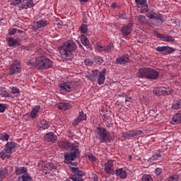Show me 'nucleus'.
Wrapping results in <instances>:
<instances>
[{"label": "nucleus", "instance_id": "obj_1", "mask_svg": "<svg viewBox=\"0 0 181 181\" xmlns=\"http://www.w3.org/2000/svg\"><path fill=\"white\" fill-rule=\"evenodd\" d=\"M77 44L73 40H69L64 42L59 47V53L61 54V59L64 62H67L68 60H71L74 56L73 55V52L76 50Z\"/></svg>", "mask_w": 181, "mask_h": 181}, {"label": "nucleus", "instance_id": "obj_2", "mask_svg": "<svg viewBox=\"0 0 181 181\" xmlns=\"http://www.w3.org/2000/svg\"><path fill=\"white\" fill-rule=\"evenodd\" d=\"M28 66H30L31 69H36L37 70H45V69H49L52 67L53 62L50 59L47 58L46 56L37 57L35 62H32L30 59L27 62Z\"/></svg>", "mask_w": 181, "mask_h": 181}, {"label": "nucleus", "instance_id": "obj_3", "mask_svg": "<svg viewBox=\"0 0 181 181\" xmlns=\"http://www.w3.org/2000/svg\"><path fill=\"white\" fill-rule=\"evenodd\" d=\"M139 78H148L150 80H156L159 77V72L151 68H140L136 74Z\"/></svg>", "mask_w": 181, "mask_h": 181}, {"label": "nucleus", "instance_id": "obj_4", "mask_svg": "<svg viewBox=\"0 0 181 181\" xmlns=\"http://www.w3.org/2000/svg\"><path fill=\"white\" fill-rule=\"evenodd\" d=\"M95 135L99 141L102 142H111L112 137L107 129L103 127H98L95 132Z\"/></svg>", "mask_w": 181, "mask_h": 181}, {"label": "nucleus", "instance_id": "obj_5", "mask_svg": "<svg viewBox=\"0 0 181 181\" xmlns=\"http://www.w3.org/2000/svg\"><path fill=\"white\" fill-rule=\"evenodd\" d=\"M78 142L74 141L72 144H71V152L66 153L64 154L65 158V163H69V160H74L76 156L80 155V151H78Z\"/></svg>", "mask_w": 181, "mask_h": 181}, {"label": "nucleus", "instance_id": "obj_6", "mask_svg": "<svg viewBox=\"0 0 181 181\" xmlns=\"http://www.w3.org/2000/svg\"><path fill=\"white\" fill-rule=\"evenodd\" d=\"M16 148V144L13 141L7 142L5 145L4 148L0 152V158L1 159H9L11 155H12V150Z\"/></svg>", "mask_w": 181, "mask_h": 181}, {"label": "nucleus", "instance_id": "obj_7", "mask_svg": "<svg viewBox=\"0 0 181 181\" xmlns=\"http://www.w3.org/2000/svg\"><path fill=\"white\" fill-rule=\"evenodd\" d=\"M80 83L78 81H66L64 83H59V87L60 90L62 91H66L67 93H70V91H74L76 90L79 86Z\"/></svg>", "mask_w": 181, "mask_h": 181}, {"label": "nucleus", "instance_id": "obj_8", "mask_svg": "<svg viewBox=\"0 0 181 181\" xmlns=\"http://www.w3.org/2000/svg\"><path fill=\"white\" fill-rule=\"evenodd\" d=\"M38 168L40 170H42L45 175L50 173L52 170H56L57 167L53 163H49L47 161H40L38 163Z\"/></svg>", "mask_w": 181, "mask_h": 181}, {"label": "nucleus", "instance_id": "obj_9", "mask_svg": "<svg viewBox=\"0 0 181 181\" xmlns=\"http://www.w3.org/2000/svg\"><path fill=\"white\" fill-rule=\"evenodd\" d=\"M71 171L74 175L71 176L70 180L73 181H83V176H84V173L80 170L77 167L70 166Z\"/></svg>", "mask_w": 181, "mask_h": 181}, {"label": "nucleus", "instance_id": "obj_10", "mask_svg": "<svg viewBox=\"0 0 181 181\" xmlns=\"http://www.w3.org/2000/svg\"><path fill=\"white\" fill-rule=\"evenodd\" d=\"M153 93L155 94V95H170V94L173 93V90H172L170 88L161 86L156 88Z\"/></svg>", "mask_w": 181, "mask_h": 181}, {"label": "nucleus", "instance_id": "obj_11", "mask_svg": "<svg viewBox=\"0 0 181 181\" xmlns=\"http://www.w3.org/2000/svg\"><path fill=\"white\" fill-rule=\"evenodd\" d=\"M115 161L112 160H108L104 165V170L107 175H114L115 172Z\"/></svg>", "mask_w": 181, "mask_h": 181}, {"label": "nucleus", "instance_id": "obj_12", "mask_svg": "<svg viewBox=\"0 0 181 181\" xmlns=\"http://www.w3.org/2000/svg\"><path fill=\"white\" fill-rule=\"evenodd\" d=\"M21 71H22L21 62H19V61H14L9 68L8 74L10 76H13V74H18V73H21Z\"/></svg>", "mask_w": 181, "mask_h": 181}, {"label": "nucleus", "instance_id": "obj_13", "mask_svg": "<svg viewBox=\"0 0 181 181\" xmlns=\"http://www.w3.org/2000/svg\"><path fill=\"white\" fill-rule=\"evenodd\" d=\"M8 45L10 46V47H13L15 46H21L22 45V39L17 37L13 38L12 37H7L6 39Z\"/></svg>", "mask_w": 181, "mask_h": 181}, {"label": "nucleus", "instance_id": "obj_14", "mask_svg": "<svg viewBox=\"0 0 181 181\" xmlns=\"http://www.w3.org/2000/svg\"><path fill=\"white\" fill-rule=\"evenodd\" d=\"M44 139L47 142L54 144L57 141V136L54 132H49L44 136Z\"/></svg>", "mask_w": 181, "mask_h": 181}, {"label": "nucleus", "instance_id": "obj_15", "mask_svg": "<svg viewBox=\"0 0 181 181\" xmlns=\"http://www.w3.org/2000/svg\"><path fill=\"white\" fill-rule=\"evenodd\" d=\"M156 36L163 42H175V38L172 35L157 33Z\"/></svg>", "mask_w": 181, "mask_h": 181}, {"label": "nucleus", "instance_id": "obj_16", "mask_svg": "<svg viewBox=\"0 0 181 181\" xmlns=\"http://www.w3.org/2000/svg\"><path fill=\"white\" fill-rule=\"evenodd\" d=\"M114 175H116L117 177H120V179H127V171L124 170V168H117L115 170Z\"/></svg>", "mask_w": 181, "mask_h": 181}, {"label": "nucleus", "instance_id": "obj_17", "mask_svg": "<svg viewBox=\"0 0 181 181\" xmlns=\"http://www.w3.org/2000/svg\"><path fill=\"white\" fill-rule=\"evenodd\" d=\"M33 6H35V1L33 0H26L25 2L23 1V4L18 6V8L28 9L29 8H33Z\"/></svg>", "mask_w": 181, "mask_h": 181}, {"label": "nucleus", "instance_id": "obj_18", "mask_svg": "<svg viewBox=\"0 0 181 181\" xmlns=\"http://www.w3.org/2000/svg\"><path fill=\"white\" fill-rule=\"evenodd\" d=\"M107 72V69H103L102 71L99 72L97 76L98 78V83L99 86L101 84H104L105 81V73Z\"/></svg>", "mask_w": 181, "mask_h": 181}, {"label": "nucleus", "instance_id": "obj_19", "mask_svg": "<svg viewBox=\"0 0 181 181\" xmlns=\"http://www.w3.org/2000/svg\"><path fill=\"white\" fill-rule=\"evenodd\" d=\"M81 42L83 46H87L88 49L93 50V45L90 43L88 38L84 34H82L81 36Z\"/></svg>", "mask_w": 181, "mask_h": 181}, {"label": "nucleus", "instance_id": "obj_20", "mask_svg": "<svg viewBox=\"0 0 181 181\" xmlns=\"http://www.w3.org/2000/svg\"><path fill=\"white\" fill-rule=\"evenodd\" d=\"M87 119V115L84 114V112H79V115L78 117L74 121L73 125L75 127L78 125V123L81 122V121H86Z\"/></svg>", "mask_w": 181, "mask_h": 181}, {"label": "nucleus", "instance_id": "obj_21", "mask_svg": "<svg viewBox=\"0 0 181 181\" xmlns=\"http://www.w3.org/2000/svg\"><path fill=\"white\" fill-rule=\"evenodd\" d=\"M57 144L59 148H61V149H69L71 148V146H70V142H69V140L62 139L61 141H59Z\"/></svg>", "mask_w": 181, "mask_h": 181}, {"label": "nucleus", "instance_id": "obj_22", "mask_svg": "<svg viewBox=\"0 0 181 181\" xmlns=\"http://www.w3.org/2000/svg\"><path fill=\"white\" fill-rule=\"evenodd\" d=\"M98 70H93L91 73L86 74V78L90 80V81H95L98 76Z\"/></svg>", "mask_w": 181, "mask_h": 181}, {"label": "nucleus", "instance_id": "obj_23", "mask_svg": "<svg viewBox=\"0 0 181 181\" xmlns=\"http://www.w3.org/2000/svg\"><path fill=\"white\" fill-rule=\"evenodd\" d=\"M57 108L59 110H61L62 111H67V110H70L71 108V105L70 103H59L57 104Z\"/></svg>", "mask_w": 181, "mask_h": 181}, {"label": "nucleus", "instance_id": "obj_24", "mask_svg": "<svg viewBox=\"0 0 181 181\" xmlns=\"http://www.w3.org/2000/svg\"><path fill=\"white\" fill-rule=\"evenodd\" d=\"M37 127L40 129H47L50 127V122L47 120L42 119L37 124Z\"/></svg>", "mask_w": 181, "mask_h": 181}, {"label": "nucleus", "instance_id": "obj_25", "mask_svg": "<svg viewBox=\"0 0 181 181\" xmlns=\"http://www.w3.org/2000/svg\"><path fill=\"white\" fill-rule=\"evenodd\" d=\"M121 31L123 36H128L132 32V25L130 24L122 28Z\"/></svg>", "mask_w": 181, "mask_h": 181}, {"label": "nucleus", "instance_id": "obj_26", "mask_svg": "<svg viewBox=\"0 0 181 181\" xmlns=\"http://www.w3.org/2000/svg\"><path fill=\"white\" fill-rule=\"evenodd\" d=\"M170 123L173 125H176V124H181V114L180 113L175 114L171 119Z\"/></svg>", "mask_w": 181, "mask_h": 181}, {"label": "nucleus", "instance_id": "obj_27", "mask_svg": "<svg viewBox=\"0 0 181 181\" xmlns=\"http://www.w3.org/2000/svg\"><path fill=\"white\" fill-rule=\"evenodd\" d=\"M129 62V58L127 56H122L120 57H118L115 60L116 64H126V63H128Z\"/></svg>", "mask_w": 181, "mask_h": 181}, {"label": "nucleus", "instance_id": "obj_28", "mask_svg": "<svg viewBox=\"0 0 181 181\" xmlns=\"http://www.w3.org/2000/svg\"><path fill=\"white\" fill-rule=\"evenodd\" d=\"M40 111V105L35 106L31 111L30 117V118H36V115H37V113Z\"/></svg>", "mask_w": 181, "mask_h": 181}, {"label": "nucleus", "instance_id": "obj_29", "mask_svg": "<svg viewBox=\"0 0 181 181\" xmlns=\"http://www.w3.org/2000/svg\"><path fill=\"white\" fill-rule=\"evenodd\" d=\"M28 171V168L25 167H19L16 168V175H22L24 173V175H26V172Z\"/></svg>", "mask_w": 181, "mask_h": 181}, {"label": "nucleus", "instance_id": "obj_30", "mask_svg": "<svg viewBox=\"0 0 181 181\" xmlns=\"http://www.w3.org/2000/svg\"><path fill=\"white\" fill-rule=\"evenodd\" d=\"M18 181H32V177L28 174H23L18 177Z\"/></svg>", "mask_w": 181, "mask_h": 181}, {"label": "nucleus", "instance_id": "obj_31", "mask_svg": "<svg viewBox=\"0 0 181 181\" xmlns=\"http://www.w3.org/2000/svg\"><path fill=\"white\" fill-rule=\"evenodd\" d=\"M9 140V134L7 133H1L0 134V141H3L4 142H6Z\"/></svg>", "mask_w": 181, "mask_h": 181}, {"label": "nucleus", "instance_id": "obj_32", "mask_svg": "<svg viewBox=\"0 0 181 181\" xmlns=\"http://www.w3.org/2000/svg\"><path fill=\"white\" fill-rule=\"evenodd\" d=\"M47 25V23L46 21H39L36 23V26L37 29H40L42 28H45Z\"/></svg>", "mask_w": 181, "mask_h": 181}, {"label": "nucleus", "instance_id": "obj_33", "mask_svg": "<svg viewBox=\"0 0 181 181\" xmlns=\"http://www.w3.org/2000/svg\"><path fill=\"white\" fill-rule=\"evenodd\" d=\"M8 176V170L4 169L0 171V181L4 180Z\"/></svg>", "mask_w": 181, "mask_h": 181}, {"label": "nucleus", "instance_id": "obj_34", "mask_svg": "<svg viewBox=\"0 0 181 181\" xmlns=\"http://www.w3.org/2000/svg\"><path fill=\"white\" fill-rule=\"evenodd\" d=\"M105 52H107V53H111L112 50H114V46L112 44H109L107 45H105L104 48Z\"/></svg>", "mask_w": 181, "mask_h": 181}, {"label": "nucleus", "instance_id": "obj_35", "mask_svg": "<svg viewBox=\"0 0 181 181\" xmlns=\"http://www.w3.org/2000/svg\"><path fill=\"white\" fill-rule=\"evenodd\" d=\"M175 52V48L169 46H165L164 49V54H168L170 53H173Z\"/></svg>", "mask_w": 181, "mask_h": 181}, {"label": "nucleus", "instance_id": "obj_36", "mask_svg": "<svg viewBox=\"0 0 181 181\" xmlns=\"http://www.w3.org/2000/svg\"><path fill=\"white\" fill-rule=\"evenodd\" d=\"M79 30L81 33H87V30H88V28L87 27L86 24H83L80 28Z\"/></svg>", "mask_w": 181, "mask_h": 181}, {"label": "nucleus", "instance_id": "obj_37", "mask_svg": "<svg viewBox=\"0 0 181 181\" xmlns=\"http://www.w3.org/2000/svg\"><path fill=\"white\" fill-rule=\"evenodd\" d=\"M135 2L137 5V8H141L142 5L146 4V0H135Z\"/></svg>", "mask_w": 181, "mask_h": 181}, {"label": "nucleus", "instance_id": "obj_38", "mask_svg": "<svg viewBox=\"0 0 181 181\" xmlns=\"http://www.w3.org/2000/svg\"><path fill=\"white\" fill-rule=\"evenodd\" d=\"M147 17L149 18V19H156L158 14L156 13L150 12L147 13Z\"/></svg>", "mask_w": 181, "mask_h": 181}, {"label": "nucleus", "instance_id": "obj_39", "mask_svg": "<svg viewBox=\"0 0 181 181\" xmlns=\"http://www.w3.org/2000/svg\"><path fill=\"white\" fill-rule=\"evenodd\" d=\"M152 177L150 175H144L141 177V181H152Z\"/></svg>", "mask_w": 181, "mask_h": 181}, {"label": "nucleus", "instance_id": "obj_40", "mask_svg": "<svg viewBox=\"0 0 181 181\" xmlns=\"http://www.w3.org/2000/svg\"><path fill=\"white\" fill-rule=\"evenodd\" d=\"M162 156V153L160 152H156L154 155L152 156V160H157L158 158H160Z\"/></svg>", "mask_w": 181, "mask_h": 181}, {"label": "nucleus", "instance_id": "obj_41", "mask_svg": "<svg viewBox=\"0 0 181 181\" xmlns=\"http://www.w3.org/2000/svg\"><path fill=\"white\" fill-rule=\"evenodd\" d=\"M23 2H25V0H13L12 5L20 6Z\"/></svg>", "mask_w": 181, "mask_h": 181}, {"label": "nucleus", "instance_id": "obj_42", "mask_svg": "<svg viewBox=\"0 0 181 181\" xmlns=\"http://www.w3.org/2000/svg\"><path fill=\"white\" fill-rule=\"evenodd\" d=\"M11 90L13 94H19L21 93V90L16 86H12L11 88Z\"/></svg>", "mask_w": 181, "mask_h": 181}, {"label": "nucleus", "instance_id": "obj_43", "mask_svg": "<svg viewBox=\"0 0 181 181\" xmlns=\"http://www.w3.org/2000/svg\"><path fill=\"white\" fill-rule=\"evenodd\" d=\"M177 180H179V175H177L170 176L168 178V181H177Z\"/></svg>", "mask_w": 181, "mask_h": 181}, {"label": "nucleus", "instance_id": "obj_44", "mask_svg": "<svg viewBox=\"0 0 181 181\" xmlns=\"http://www.w3.org/2000/svg\"><path fill=\"white\" fill-rule=\"evenodd\" d=\"M173 108L174 110H179V108H180V102H179V101L174 102Z\"/></svg>", "mask_w": 181, "mask_h": 181}, {"label": "nucleus", "instance_id": "obj_45", "mask_svg": "<svg viewBox=\"0 0 181 181\" xmlns=\"http://www.w3.org/2000/svg\"><path fill=\"white\" fill-rule=\"evenodd\" d=\"M124 138H127V139H129V138H132L134 136L133 132L132 131L129 133H124Z\"/></svg>", "mask_w": 181, "mask_h": 181}, {"label": "nucleus", "instance_id": "obj_46", "mask_svg": "<svg viewBox=\"0 0 181 181\" xmlns=\"http://www.w3.org/2000/svg\"><path fill=\"white\" fill-rule=\"evenodd\" d=\"M84 63H85L86 66H93L94 62H93V60H91L90 59H86L84 60Z\"/></svg>", "mask_w": 181, "mask_h": 181}, {"label": "nucleus", "instance_id": "obj_47", "mask_svg": "<svg viewBox=\"0 0 181 181\" xmlns=\"http://www.w3.org/2000/svg\"><path fill=\"white\" fill-rule=\"evenodd\" d=\"M138 21L140 22V23H144L145 21H146V18L144 16H139Z\"/></svg>", "mask_w": 181, "mask_h": 181}, {"label": "nucleus", "instance_id": "obj_48", "mask_svg": "<svg viewBox=\"0 0 181 181\" xmlns=\"http://www.w3.org/2000/svg\"><path fill=\"white\" fill-rule=\"evenodd\" d=\"M6 105L0 103V112H5Z\"/></svg>", "mask_w": 181, "mask_h": 181}, {"label": "nucleus", "instance_id": "obj_49", "mask_svg": "<svg viewBox=\"0 0 181 181\" xmlns=\"http://www.w3.org/2000/svg\"><path fill=\"white\" fill-rule=\"evenodd\" d=\"M16 33V28H12L11 30H8V35L10 36H13Z\"/></svg>", "mask_w": 181, "mask_h": 181}, {"label": "nucleus", "instance_id": "obj_50", "mask_svg": "<svg viewBox=\"0 0 181 181\" xmlns=\"http://www.w3.org/2000/svg\"><path fill=\"white\" fill-rule=\"evenodd\" d=\"M132 132L134 136H138V135H141V134H142V131L141 130H134Z\"/></svg>", "mask_w": 181, "mask_h": 181}, {"label": "nucleus", "instance_id": "obj_51", "mask_svg": "<svg viewBox=\"0 0 181 181\" xmlns=\"http://www.w3.org/2000/svg\"><path fill=\"white\" fill-rule=\"evenodd\" d=\"M165 46L157 47L156 48V49L157 52H163V53H165Z\"/></svg>", "mask_w": 181, "mask_h": 181}, {"label": "nucleus", "instance_id": "obj_52", "mask_svg": "<svg viewBox=\"0 0 181 181\" xmlns=\"http://www.w3.org/2000/svg\"><path fill=\"white\" fill-rule=\"evenodd\" d=\"M105 47V46L98 45L97 50H98V52H105V49H104Z\"/></svg>", "mask_w": 181, "mask_h": 181}, {"label": "nucleus", "instance_id": "obj_53", "mask_svg": "<svg viewBox=\"0 0 181 181\" xmlns=\"http://www.w3.org/2000/svg\"><path fill=\"white\" fill-rule=\"evenodd\" d=\"M155 173H156V175H157V176H159V175H160V173H162V168H156Z\"/></svg>", "mask_w": 181, "mask_h": 181}, {"label": "nucleus", "instance_id": "obj_54", "mask_svg": "<svg viewBox=\"0 0 181 181\" xmlns=\"http://www.w3.org/2000/svg\"><path fill=\"white\" fill-rule=\"evenodd\" d=\"M88 159L90 160H92V162H94V161H95L96 158H95V156H94L92 154H90V155L88 156Z\"/></svg>", "mask_w": 181, "mask_h": 181}, {"label": "nucleus", "instance_id": "obj_55", "mask_svg": "<svg viewBox=\"0 0 181 181\" xmlns=\"http://www.w3.org/2000/svg\"><path fill=\"white\" fill-rule=\"evenodd\" d=\"M1 94L2 95V97H5V98H8L11 97V95L9 93H1Z\"/></svg>", "mask_w": 181, "mask_h": 181}, {"label": "nucleus", "instance_id": "obj_56", "mask_svg": "<svg viewBox=\"0 0 181 181\" xmlns=\"http://www.w3.org/2000/svg\"><path fill=\"white\" fill-rule=\"evenodd\" d=\"M132 101V98L131 97H127L125 99L126 103H131Z\"/></svg>", "mask_w": 181, "mask_h": 181}, {"label": "nucleus", "instance_id": "obj_57", "mask_svg": "<svg viewBox=\"0 0 181 181\" xmlns=\"http://www.w3.org/2000/svg\"><path fill=\"white\" fill-rule=\"evenodd\" d=\"M117 3H113L112 4V8H113V9L114 8H117Z\"/></svg>", "mask_w": 181, "mask_h": 181}, {"label": "nucleus", "instance_id": "obj_58", "mask_svg": "<svg viewBox=\"0 0 181 181\" xmlns=\"http://www.w3.org/2000/svg\"><path fill=\"white\" fill-rule=\"evenodd\" d=\"M89 0H79V2H88Z\"/></svg>", "mask_w": 181, "mask_h": 181}, {"label": "nucleus", "instance_id": "obj_59", "mask_svg": "<svg viewBox=\"0 0 181 181\" xmlns=\"http://www.w3.org/2000/svg\"><path fill=\"white\" fill-rule=\"evenodd\" d=\"M73 165L76 166L77 165V163H73Z\"/></svg>", "mask_w": 181, "mask_h": 181}, {"label": "nucleus", "instance_id": "obj_60", "mask_svg": "<svg viewBox=\"0 0 181 181\" xmlns=\"http://www.w3.org/2000/svg\"><path fill=\"white\" fill-rule=\"evenodd\" d=\"M100 61L103 62V59L100 58Z\"/></svg>", "mask_w": 181, "mask_h": 181}]
</instances>
